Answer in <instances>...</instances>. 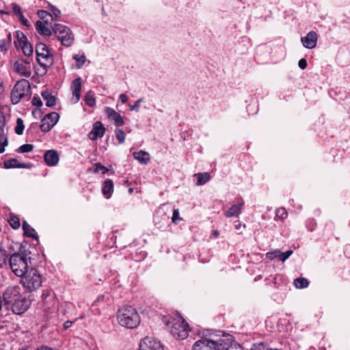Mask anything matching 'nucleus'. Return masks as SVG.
I'll return each instance as SVG.
<instances>
[{
    "mask_svg": "<svg viewBox=\"0 0 350 350\" xmlns=\"http://www.w3.org/2000/svg\"><path fill=\"white\" fill-rule=\"evenodd\" d=\"M345 254L350 258V245H347L345 247Z\"/></svg>",
    "mask_w": 350,
    "mask_h": 350,
    "instance_id": "6e6d98bb",
    "label": "nucleus"
},
{
    "mask_svg": "<svg viewBox=\"0 0 350 350\" xmlns=\"http://www.w3.org/2000/svg\"><path fill=\"white\" fill-rule=\"evenodd\" d=\"M113 191V183L111 180H106L103 185L102 193L106 198H109Z\"/></svg>",
    "mask_w": 350,
    "mask_h": 350,
    "instance_id": "5701e85b",
    "label": "nucleus"
},
{
    "mask_svg": "<svg viewBox=\"0 0 350 350\" xmlns=\"http://www.w3.org/2000/svg\"><path fill=\"white\" fill-rule=\"evenodd\" d=\"M103 299V297H98V301H99V300H100V299Z\"/></svg>",
    "mask_w": 350,
    "mask_h": 350,
    "instance_id": "052dcab7",
    "label": "nucleus"
},
{
    "mask_svg": "<svg viewBox=\"0 0 350 350\" xmlns=\"http://www.w3.org/2000/svg\"><path fill=\"white\" fill-rule=\"evenodd\" d=\"M44 159L49 166L56 165L59 160V154L55 150H47L44 155Z\"/></svg>",
    "mask_w": 350,
    "mask_h": 350,
    "instance_id": "6ab92c4d",
    "label": "nucleus"
},
{
    "mask_svg": "<svg viewBox=\"0 0 350 350\" xmlns=\"http://www.w3.org/2000/svg\"><path fill=\"white\" fill-rule=\"evenodd\" d=\"M73 59L77 62V67L78 68H80L86 61V57L84 54L81 55H75Z\"/></svg>",
    "mask_w": 350,
    "mask_h": 350,
    "instance_id": "473e14b6",
    "label": "nucleus"
},
{
    "mask_svg": "<svg viewBox=\"0 0 350 350\" xmlns=\"http://www.w3.org/2000/svg\"><path fill=\"white\" fill-rule=\"evenodd\" d=\"M118 323L126 328L137 327L141 321L137 310L131 306H124L120 308L116 314Z\"/></svg>",
    "mask_w": 350,
    "mask_h": 350,
    "instance_id": "f03ea898",
    "label": "nucleus"
},
{
    "mask_svg": "<svg viewBox=\"0 0 350 350\" xmlns=\"http://www.w3.org/2000/svg\"><path fill=\"white\" fill-rule=\"evenodd\" d=\"M116 139L118 140L120 144H123L125 141L126 135L124 132L120 129H117L115 131Z\"/></svg>",
    "mask_w": 350,
    "mask_h": 350,
    "instance_id": "4c0bfd02",
    "label": "nucleus"
},
{
    "mask_svg": "<svg viewBox=\"0 0 350 350\" xmlns=\"http://www.w3.org/2000/svg\"><path fill=\"white\" fill-rule=\"evenodd\" d=\"M50 11L49 14L51 20L57 19L61 14V11L53 5L50 6Z\"/></svg>",
    "mask_w": 350,
    "mask_h": 350,
    "instance_id": "e433bc0d",
    "label": "nucleus"
},
{
    "mask_svg": "<svg viewBox=\"0 0 350 350\" xmlns=\"http://www.w3.org/2000/svg\"><path fill=\"white\" fill-rule=\"evenodd\" d=\"M105 132V128L100 122H96L93 124V128L90 132L88 136L91 140H96L98 137H102Z\"/></svg>",
    "mask_w": 350,
    "mask_h": 350,
    "instance_id": "dca6fc26",
    "label": "nucleus"
},
{
    "mask_svg": "<svg viewBox=\"0 0 350 350\" xmlns=\"http://www.w3.org/2000/svg\"><path fill=\"white\" fill-rule=\"evenodd\" d=\"M31 103L33 105L36 106L37 107H40L42 105V102L39 97L34 96Z\"/></svg>",
    "mask_w": 350,
    "mask_h": 350,
    "instance_id": "49530a36",
    "label": "nucleus"
},
{
    "mask_svg": "<svg viewBox=\"0 0 350 350\" xmlns=\"http://www.w3.org/2000/svg\"><path fill=\"white\" fill-rule=\"evenodd\" d=\"M36 350H54V349L48 346L42 345L36 348Z\"/></svg>",
    "mask_w": 350,
    "mask_h": 350,
    "instance_id": "5fc2aeb1",
    "label": "nucleus"
},
{
    "mask_svg": "<svg viewBox=\"0 0 350 350\" xmlns=\"http://www.w3.org/2000/svg\"><path fill=\"white\" fill-rule=\"evenodd\" d=\"M317 34L315 31H311L307 35L301 38V42L304 47L312 49L316 47L317 42Z\"/></svg>",
    "mask_w": 350,
    "mask_h": 350,
    "instance_id": "2eb2a0df",
    "label": "nucleus"
},
{
    "mask_svg": "<svg viewBox=\"0 0 350 350\" xmlns=\"http://www.w3.org/2000/svg\"><path fill=\"white\" fill-rule=\"evenodd\" d=\"M219 234V231L215 230L213 231L211 236H213L214 238H217V237H218Z\"/></svg>",
    "mask_w": 350,
    "mask_h": 350,
    "instance_id": "4d7b16f0",
    "label": "nucleus"
},
{
    "mask_svg": "<svg viewBox=\"0 0 350 350\" xmlns=\"http://www.w3.org/2000/svg\"><path fill=\"white\" fill-rule=\"evenodd\" d=\"M139 350H163V346L159 340L146 336L140 342Z\"/></svg>",
    "mask_w": 350,
    "mask_h": 350,
    "instance_id": "1a4fd4ad",
    "label": "nucleus"
},
{
    "mask_svg": "<svg viewBox=\"0 0 350 350\" xmlns=\"http://www.w3.org/2000/svg\"><path fill=\"white\" fill-rule=\"evenodd\" d=\"M4 167L6 169L10 168H26L28 169L30 167L31 165L29 163H19L18 161L12 158L8 160H6L3 162Z\"/></svg>",
    "mask_w": 350,
    "mask_h": 350,
    "instance_id": "4be33fe9",
    "label": "nucleus"
},
{
    "mask_svg": "<svg viewBox=\"0 0 350 350\" xmlns=\"http://www.w3.org/2000/svg\"><path fill=\"white\" fill-rule=\"evenodd\" d=\"M16 36L18 46L21 48L24 55L28 57H31L33 52L31 43L27 42V39L23 33L17 31Z\"/></svg>",
    "mask_w": 350,
    "mask_h": 350,
    "instance_id": "9b49d317",
    "label": "nucleus"
},
{
    "mask_svg": "<svg viewBox=\"0 0 350 350\" xmlns=\"http://www.w3.org/2000/svg\"><path fill=\"white\" fill-rule=\"evenodd\" d=\"M23 229L24 230V235L27 237L37 239L38 237L36 234L35 230L31 228L27 221H24L23 224Z\"/></svg>",
    "mask_w": 350,
    "mask_h": 350,
    "instance_id": "c85d7f7f",
    "label": "nucleus"
},
{
    "mask_svg": "<svg viewBox=\"0 0 350 350\" xmlns=\"http://www.w3.org/2000/svg\"><path fill=\"white\" fill-rule=\"evenodd\" d=\"M42 96L46 101V105L48 107H53L56 104V99L50 92L48 91H44L42 92Z\"/></svg>",
    "mask_w": 350,
    "mask_h": 350,
    "instance_id": "cd10ccee",
    "label": "nucleus"
},
{
    "mask_svg": "<svg viewBox=\"0 0 350 350\" xmlns=\"http://www.w3.org/2000/svg\"><path fill=\"white\" fill-rule=\"evenodd\" d=\"M189 331L188 323L183 319L179 318L172 323L170 332L174 337L183 340L188 336Z\"/></svg>",
    "mask_w": 350,
    "mask_h": 350,
    "instance_id": "423d86ee",
    "label": "nucleus"
},
{
    "mask_svg": "<svg viewBox=\"0 0 350 350\" xmlns=\"http://www.w3.org/2000/svg\"><path fill=\"white\" fill-rule=\"evenodd\" d=\"M165 206H166L165 204H163L158 208V210L157 211L156 214L154 215V221H157V219L159 217H161V218H163L164 219L166 218V216H165L166 212L165 211Z\"/></svg>",
    "mask_w": 350,
    "mask_h": 350,
    "instance_id": "2f4dec72",
    "label": "nucleus"
},
{
    "mask_svg": "<svg viewBox=\"0 0 350 350\" xmlns=\"http://www.w3.org/2000/svg\"><path fill=\"white\" fill-rule=\"evenodd\" d=\"M85 101L89 107H94L96 105V99L92 92H88L85 96Z\"/></svg>",
    "mask_w": 350,
    "mask_h": 350,
    "instance_id": "7c9ffc66",
    "label": "nucleus"
},
{
    "mask_svg": "<svg viewBox=\"0 0 350 350\" xmlns=\"http://www.w3.org/2000/svg\"><path fill=\"white\" fill-rule=\"evenodd\" d=\"M21 296V288L18 286H10L8 287L3 294L4 305L7 310H10V305Z\"/></svg>",
    "mask_w": 350,
    "mask_h": 350,
    "instance_id": "0eeeda50",
    "label": "nucleus"
},
{
    "mask_svg": "<svg viewBox=\"0 0 350 350\" xmlns=\"http://www.w3.org/2000/svg\"><path fill=\"white\" fill-rule=\"evenodd\" d=\"M232 341V336L224 335L222 338L215 340V349L216 350H228Z\"/></svg>",
    "mask_w": 350,
    "mask_h": 350,
    "instance_id": "f3484780",
    "label": "nucleus"
},
{
    "mask_svg": "<svg viewBox=\"0 0 350 350\" xmlns=\"http://www.w3.org/2000/svg\"><path fill=\"white\" fill-rule=\"evenodd\" d=\"M243 203L232 205L228 211L225 212L226 217H231L233 216H238L241 212V206Z\"/></svg>",
    "mask_w": 350,
    "mask_h": 350,
    "instance_id": "a878e982",
    "label": "nucleus"
},
{
    "mask_svg": "<svg viewBox=\"0 0 350 350\" xmlns=\"http://www.w3.org/2000/svg\"><path fill=\"white\" fill-rule=\"evenodd\" d=\"M294 284L296 288H304L308 286V282L306 278H297L294 280Z\"/></svg>",
    "mask_w": 350,
    "mask_h": 350,
    "instance_id": "c756f323",
    "label": "nucleus"
},
{
    "mask_svg": "<svg viewBox=\"0 0 350 350\" xmlns=\"http://www.w3.org/2000/svg\"><path fill=\"white\" fill-rule=\"evenodd\" d=\"M94 172H101L102 174H105L108 172V169L107 167H105V166H103V165H101L100 163H96L95 165Z\"/></svg>",
    "mask_w": 350,
    "mask_h": 350,
    "instance_id": "79ce46f5",
    "label": "nucleus"
},
{
    "mask_svg": "<svg viewBox=\"0 0 350 350\" xmlns=\"http://www.w3.org/2000/svg\"><path fill=\"white\" fill-rule=\"evenodd\" d=\"M53 33L66 47L70 46L74 42V35L69 27L62 24H55L51 26Z\"/></svg>",
    "mask_w": 350,
    "mask_h": 350,
    "instance_id": "7ed1b4c3",
    "label": "nucleus"
},
{
    "mask_svg": "<svg viewBox=\"0 0 350 350\" xmlns=\"http://www.w3.org/2000/svg\"><path fill=\"white\" fill-rule=\"evenodd\" d=\"M27 256L25 252V247L20 245L18 252L10 256L9 262H27Z\"/></svg>",
    "mask_w": 350,
    "mask_h": 350,
    "instance_id": "aec40b11",
    "label": "nucleus"
},
{
    "mask_svg": "<svg viewBox=\"0 0 350 350\" xmlns=\"http://www.w3.org/2000/svg\"><path fill=\"white\" fill-rule=\"evenodd\" d=\"M36 60L40 66L47 68L53 63V57L49 53V51L46 44L38 43L36 46Z\"/></svg>",
    "mask_w": 350,
    "mask_h": 350,
    "instance_id": "39448f33",
    "label": "nucleus"
},
{
    "mask_svg": "<svg viewBox=\"0 0 350 350\" xmlns=\"http://www.w3.org/2000/svg\"><path fill=\"white\" fill-rule=\"evenodd\" d=\"M8 36L9 37V39H10V37H11L10 34L9 33Z\"/></svg>",
    "mask_w": 350,
    "mask_h": 350,
    "instance_id": "e2e57ef3",
    "label": "nucleus"
},
{
    "mask_svg": "<svg viewBox=\"0 0 350 350\" xmlns=\"http://www.w3.org/2000/svg\"><path fill=\"white\" fill-rule=\"evenodd\" d=\"M8 221H9L10 226L14 229H18L21 226L20 220H19L18 217H17L16 216L11 215Z\"/></svg>",
    "mask_w": 350,
    "mask_h": 350,
    "instance_id": "c9c22d12",
    "label": "nucleus"
},
{
    "mask_svg": "<svg viewBox=\"0 0 350 350\" xmlns=\"http://www.w3.org/2000/svg\"><path fill=\"white\" fill-rule=\"evenodd\" d=\"M74 321H66L64 325H63V327H64V329L66 330L67 329H68L69 327H70L72 325Z\"/></svg>",
    "mask_w": 350,
    "mask_h": 350,
    "instance_id": "603ef678",
    "label": "nucleus"
},
{
    "mask_svg": "<svg viewBox=\"0 0 350 350\" xmlns=\"http://www.w3.org/2000/svg\"><path fill=\"white\" fill-rule=\"evenodd\" d=\"M1 14H4V13H5V14H7V13H8V12H5V11H3V10H1Z\"/></svg>",
    "mask_w": 350,
    "mask_h": 350,
    "instance_id": "13d9d810",
    "label": "nucleus"
},
{
    "mask_svg": "<svg viewBox=\"0 0 350 350\" xmlns=\"http://www.w3.org/2000/svg\"><path fill=\"white\" fill-rule=\"evenodd\" d=\"M14 67L16 72L24 77H29L31 74L29 59H18L15 62Z\"/></svg>",
    "mask_w": 350,
    "mask_h": 350,
    "instance_id": "f8f14e48",
    "label": "nucleus"
},
{
    "mask_svg": "<svg viewBox=\"0 0 350 350\" xmlns=\"http://www.w3.org/2000/svg\"><path fill=\"white\" fill-rule=\"evenodd\" d=\"M133 157L142 164H147L150 159L149 153L144 150L135 152Z\"/></svg>",
    "mask_w": 350,
    "mask_h": 350,
    "instance_id": "393cba45",
    "label": "nucleus"
},
{
    "mask_svg": "<svg viewBox=\"0 0 350 350\" xmlns=\"http://www.w3.org/2000/svg\"><path fill=\"white\" fill-rule=\"evenodd\" d=\"M197 178V185H202L206 183L211 179V176L208 173H197L194 175Z\"/></svg>",
    "mask_w": 350,
    "mask_h": 350,
    "instance_id": "bb28decb",
    "label": "nucleus"
},
{
    "mask_svg": "<svg viewBox=\"0 0 350 350\" xmlns=\"http://www.w3.org/2000/svg\"><path fill=\"white\" fill-rule=\"evenodd\" d=\"M299 66L301 69H305L307 67V62L305 59H301L299 61Z\"/></svg>",
    "mask_w": 350,
    "mask_h": 350,
    "instance_id": "8fccbe9b",
    "label": "nucleus"
},
{
    "mask_svg": "<svg viewBox=\"0 0 350 350\" xmlns=\"http://www.w3.org/2000/svg\"><path fill=\"white\" fill-rule=\"evenodd\" d=\"M30 92V83L26 79H21L15 84L11 92L10 98L13 104H17L21 99L28 95Z\"/></svg>",
    "mask_w": 350,
    "mask_h": 350,
    "instance_id": "20e7f679",
    "label": "nucleus"
},
{
    "mask_svg": "<svg viewBox=\"0 0 350 350\" xmlns=\"http://www.w3.org/2000/svg\"><path fill=\"white\" fill-rule=\"evenodd\" d=\"M12 7L15 14H18L19 16L22 14L20 7L16 3H12Z\"/></svg>",
    "mask_w": 350,
    "mask_h": 350,
    "instance_id": "09e8293b",
    "label": "nucleus"
},
{
    "mask_svg": "<svg viewBox=\"0 0 350 350\" xmlns=\"http://www.w3.org/2000/svg\"><path fill=\"white\" fill-rule=\"evenodd\" d=\"M292 254V250H288L286 252H282L280 250H275L274 251L267 252L266 256L267 258L269 260H277L284 262Z\"/></svg>",
    "mask_w": 350,
    "mask_h": 350,
    "instance_id": "4468645a",
    "label": "nucleus"
},
{
    "mask_svg": "<svg viewBox=\"0 0 350 350\" xmlns=\"http://www.w3.org/2000/svg\"><path fill=\"white\" fill-rule=\"evenodd\" d=\"M288 213L284 208H279L275 211V217L281 219H284L287 217Z\"/></svg>",
    "mask_w": 350,
    "mask_h": 350,
    "instance_id": "58836bf2",
    "label": "nucleus"
},
{
    "mask_svg": "<svg viewBox=\"0 0 350 350\" xmlns=\"http://www.w3.org/2000/svg\"><path fill=\"white\" fill-rule=\"evenodd\" d=\"M265 346L262 343L254 344L251 350H265Z\"/></svg>",
    "mask_w": 350,
    "mask_h": 350,
    "instance_id": "de8ad7c7",
    "label": "nucleus"
},
{
    "mask_svg": "<svg viewBox=\"0 0 350 350\" xmlns=\"http://www.w3.org/2000/svg\"><path fill=\"white\" fill-rule=\"evenodd\" d=\"M143 100V98H140L139 99H138L133 105H130V109L131 111H139V106H140V104L142 102Z\"/></svg>",
    "mask_w": 350,
    "mask_h": 350,
    "instance_id": "37998d69",
    "label": "nucleus"
},
{
    "mask_svg": "<svg viewBox=\"0 0 350 350\" xmlns=\"http://www.w3.org/2000/svg\"><path fill=\"white\" fill-rule=\"evenodd\" d=\"M183 219L179 215V211L178 208H174L173 210V215L172 217V221L177 224L180 221H181Z\"/></svg>",
    "mask_w": 350,
    "mask_h": 350,
    "instance_id": "ea45409f",
    "label": "nucleus"
},
{
    "mask_svg": "<svg viewBox=\"0 0 350 350\" xmlns=\"http://www.w3.org/2000/svg\"><path fill=\"white\" fill-rule=\"evenodd\" d=\"M59 116L56 112H51L44 116L41 121L40 128L43 132L49 131L57 122Z\"/></svg>",
    "mask_w": 350,
    "mask_h": 350,
    "instance_id": "6e6552de",
    "label": "nucleus"
},
{
    "mask_svg": "<svg viewBox=\"0 0 350 350\" xmlns=\"http://www.w3.org/2000/svg\"><path fill=\"white\" fill-rule=\"evenodd\" d=\"M33 146L32 144H27L20 146L16 151L19 153L30 152L33 150Z\"/></svg>",
    "mask_w": 350,
    "mask_h": 350,
    "instance_id": "72a5a7b5",
    "label": "nucleus"
},
{
    "mask_svg": "<svg viewBox=\"0 0 350 350\" xmlns=\"http://www.w3.org/2000/svg\"><path fill=\"white\" fill-rule=\"evenodd\" d=\"M71 88L72 90V101L73 103H77L81 96V79L78 77L72 82Z\"/></svg>",
    "mask_w": 350,
    "mask_h": 350,
    "instance_id": "a211bd4d",
    "label": "nucleus"
},
{
    "mask_svg": "<svg viewBox=\"0 0 350 350\" xmlns=\"http://www.w3.org/2000/svg\"><path fill=\"white\" fill-rule=\"evenodd\" d=\"M105 113L108 118L113 120L117 126H122L124 124L122 116L112 108L106 107Z\"/></svg>",
    "mask_w": 350,
    "mask_h": 350,
    "instance_id": "412c9836",
    "label": "nucleus"
},
{
    "mask_svg": "<svg viewBox=\"0 0 350 350\" xmlns=\"http://www.w3.org/2000/svg\"><path fill=\"white\" fill-rule=\"evenodd\" d=\"M193 350H216L215 340L207 338L200 339L193 345Z\"/></svg>",
    "mask_w": 350,
    "mask_h": 350,
    "instance_id": "ddd939ff",
    "label": "nucleus"
},
{
    "mask_svg": "<svg viewBox=\"0 0 350 350\" xmlns=\"http://www.w3.org/2000/svg\"><path fill=\"white\" fill-rule=\"evenodd\" d=\"M8 144V139L1 133V154L5 151L4 148Z\"/></svg>",
    "mask_w": 350,
    "mask_h": 350,
    "instance_id": "a18cd8bd",
    "label": "nucleus"
},
{
    "mask_svg": "<svg viewBox=\"0 0 350 350\" xmlns=\"http://www.w3.org/2000/svg\"><path fill=\"white\" fill-rule=\"evenodd\" d=\"M12 272L21 278V282L29 291L38 289L42 284L41 276L32 264H9Z\"/></svg>",
    "mask_w": 350,
    "mask_h": 350,
    "instance_id": "f257e3e1",
    "label": "nucleus"
},
{
    "mask_svg": "<svg viewBox=\"0 0 350 350\" xmlns=\"http://www.w3.org/2000/svg\"><path fill=\"white\" fill-rule=\"evenodd\" d=\"M29 307V301L23 297L22 295L10 305V309L16 314H22Z\"/></svg>",
    "mask_w": 350,
    "mask_h": 350,
    "instance_id": "9d476101",
    "label": "nucleus"
},
{
    "mask_svg": "<svg viewBox=\"0 0 350 350\" xmlns=\"http://www.w3.org/2000/svg\"><path fill=\"white\" fill-rule=\"evenodd\" d=\"M228 350H243V349L239 344L233 340Z\"/></svg>",
    "mask_w": 350,
    "mask_h": 350,
    "instance_id": "c03bdc74",
    "label": "nucleus"
},
{
    "mask_svg": "<svg viewBox=\"0 0 350 350\" xmlns=\"http://www.w3.org/2000/svg\"><path fill=\"white\" fill-rule=\"evenodd\" d=\"M38 14L39 16V17L44 20V23H48V21H49V18H50V14H49V12H47V11H45V10H40L38 12Z\"/></svg>",
    "mask_w": 350,
    "mask_h": 350,
    "instance_id": "a19ab883",
    "label": "nucleus"
},
{
    "mask_svg": "<svg viewBox=\"0 0 350 350\" xmlns=\"http://www.w3.org/2000/svg\"><path fill=\"white\" fill-rule=\"evenodd\" d=\"M25 126L23 121L21 118H18L16 120V126L15 127V132L18 135H22L23 133Z\"/></svg>",
    "mask_w": 350,
    "mask_h": 350,
    "instance_id": "f704fd0d",
    "label": "nucleus"
},
{
    "mask_svg": "<svg viewBox=\"0 0 350 350\" xmlns=\"http://www.w3.org/2000/svg\"><path fill=\"white\" fill-rule=\"evenodd\" d=\"M19 18H20V21L24 25H26V26H28L29 25V21L27 18H25V16L23 15V14H21V15L19 16Z\"/></svg>",
    "mask_w": 350,
    "mask_h": 350,
    "instance_id": "3c124183",
    "label": "nucleus"
},
{
    "mask_svg": "<svg viewBox=\"0 0 350 350\" xmlns=\"http://www.w3.org/2000/svg\"><path fill=\"white\" fill-rule=\"evenodd\" d=\"M36 29L40 35L43 36H51L53 33V29L46 27L45 23L40 21L36 23Z\"/></svg>",
    "mask_w": 350,
    "mask_h": 350,
    "instance_id": "b1692460",
    "label": "nucleus"
},
{
    "mask_svg": "<svg viewBox=\"0 0 350 350\" xmlns=\"http://www.w3.org/2000/svg\"><path fill=\"white\" fill-rule=\"evenodd\" d=\"M1 51H2L3 50V46L2 44H1Z\"/></svg>",
    "mask_w": 350,
    "mask_h": 350,
    "instance_id": "bf43d9fd",
    "label": "nucleus"
},
{
    "mask_svg": "<svg viewBox=\"0 0 350 350\" xmlns=\"http://www.w3.org/2000/svg\"><path fill=\"white\" fill-rule=\"evenodd\" d=\"M120 99L121 102L124 104V103H126L127 102L128 97H127V96L126 94H121L120 95Z\"/></svg>",
    "mask_w": 350,
    "mask_h": 350,
    "instance_id": "864d4df0",
    "label": "nucleus"
},
{
    "mask_svg": "<svg viewBox=\"0 0 350 350\" xmlns=\"http://www.w3.org/2000/svg\"><path fill=\"white\" fill-rule=\"evenodd\" d=\"M132 191H133V189H131H131H129V192H131V193Z\"/></svg>",
    "mask_w": 350,
    "mask_h": 350,
    "instance_id": "680f3d73",
    "label": "nucleus"
}]
</instances>
